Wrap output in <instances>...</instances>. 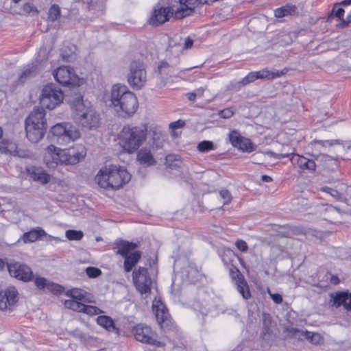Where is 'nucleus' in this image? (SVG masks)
Returning a JSON list of instances; mask_svg holds the SVG:
<instances>
[{
	"label": "nucleus",
	"mask_w": 351,
	"mask_h": 351,
	"mask_svg": "<svg viewBox=\"0 0 351 351\" xmlns=\"http://www.w3.org/2000/svg\"><path fill=\"white\" fill-rule=\"evenodd\" d=\"M85 156L84 148L81 151L75 149H60L53 145H49L45 149L44 161L49 169L58 165H73L78 163Z\"/></svg>",
	"instance_id": "nucleus-1"
},
{
	"label": "nucleus",
	"mask_w": 351,
	"mask_h": 351,
	"mask_svg": "<svg viewBox=\"0 0 351 351\" xmlns=\"http://www.w3.org/2000/svg\"><path fill=\"white\" fill-rule=\"evenodd\" d=\"M110 101L117 114L124 118L133 115L138 107L134 94L128 90L126 86L119 84L112 86Z\"/></svg>",
	"instance_id": "nucleus-2"
},
{
	"label": "nucleus",
	"mask_w": 351,
	"mask_h": 351,
	"mask_svg": "<svg viewBox=\"0 0 351 351\" xmlns=\"http://www.w3.org/2000/svg\"><path fill=\"white\" fill-rule=\"evenodd\" d=\"M131 179V175L125 169L119 165H109L102 167L97 173L95 180L104 188L117 189Z\"/></svg>",
	"instance_id": "nucleus-3"
},
{
	"label": "nucleus",
	"mask_w": 351,
	"mask_h": 351,
	"mask_svg": "<svg viewBox=\"0 0 351 351\" xmlns=\"http://www.w3.org/2000/svg\"><path fill=\"white\" fill-rule=\"evenodd\" d=\"M73 118L84 130H95L100 125V117L91 107L86 106L80 95L71 104Z\"/></svg>",
	"instance_id": "nucleus-4"
},
{
	"label": "nucleus",
	"mask_w": 351,
	"mask_h": 351,
	"mask_svg": "<svg viewBox=\"0 0 351 351\" xmlns=\"http://www.w3.org/2000/svg\"><path fill=\"white\" fill-rule=\"evenodd\" d=\"M147 132L145 124L125 125L120 132V145L127 152L134 153L146 141Z\"/></svg>",
	"instance_id": "nucleus-5"
},
{
	"label": "nucleus",
	"mask_w": 351,
	"mask_h": 351,
	"mask_svg": "<svg viewBox=\"0 0 351 351\" xmlns=\"http://www.w3.org/2000/svg\"><path fill=\"white\" fill-rule=\"evenodd\" d=\"M50 132L62 145L68 144L80 136L79 130L70 123H57L51 127Z\"/></svg>",
	"instance_id": "nucleus-6"
},
{
	"label": "nucleus",
	"mask_w": 351,
	"mask_h": 351,
	"mask_svg": "<svg viewBox=\"0 0 351 351\" xmlns=\"http://www.w3.org/2000/svg\"><path fill=\"white\" fill-rule=\"evenodd\" d=\"M63 99L62 91L55 84H49L43 88L40 100L43 107L53 110L62 102Z\"/></svg>",
	"instance_id": "nucleus-7"
},
{
	"label": "nucleus",
	"mask_w": 351,
	"mask_h": 351,
	"mask_svg": "<svg viewBox=\"0 0 351 351\" xmlns=\"http://www.w3.org/2000/svg\"><path fill=\"white\" fill-rule=\"evenodd\" d=\"M128 82L134 89H141L147 82L145 65L140 61H132L130 65Z\"/></svg>",
	"instance_id": "nucleus-8"
},
{
	"label": "nucleus",
	"mask_w": 351,
	"mask_h": 351,
	"mask_svg": "<svg viewBox=\"0 0 351 351\" xmlns=\"http://www.w3.org/2000/svg\"><path fill=\"white\" fill-rule=\"evenodd\" d=\"M132 279L136 290L141 294L147 297L151 293L152 280L149 275L147 269L139 267L132 273Z\"/></svg>",
	"instance_id": "nucleus-9"
},
{
	"label": "nucleus",
	"mask_w": 351,
	"mask_h": 351,
	"mask_svg": "<svg viewBox=\"0 0 351 351\" xmlns=\"http://www.w3.org/2000/svg\"><path fill=\"white\" fill-rule=\"evenodd\" d=\"M133 334L135 339L144 343L157 347H163L164 343L157 339V334L152 328L144 324H138L134 327Z\"/></svg>",
	"instance_id": "nucleus-10"
},
{
	"label": "nucleus",
	"mask_w": 351,
	"mask_h": 351,
	"mask_svg": "<svg viewBox=\"0 0 351 351\" xmlns=\"http://www.w3.org/2000/svg\"><path fill=\"white\" fill-rule=\"evenodd\" d=\"M53 75L56 80L64 86L79 84L80 79L75 73L73 69L70 66H60L53 72Z\"/></svg>",
	"instance_id": "nucleus-11"
},
{
	"label": "nucleus",
	"mask_w": 351,
	"mask_h": 351,
	"mask_svg": "<svg viewBox=\"0 0 351 351\" xmlns=\"http://www.w3.org/2000/svg\"><path fill=\"white\" fill-rule=\"evenodd\" d=\"M7 267L10 276L19 280L29 282L33 279V272L25 264L13 261L7 263Z\"/></svg>",
	"instance_id": "nucleus-12"
},
{
	"label": "nucleus",
	"mask_w": 351,
	"mask_h": 351,
	"mask_svg": "<svg viewBox=\"0 0 351 351\" xmlns=\"http://www.w3.org/2000/svg\"><path fill=\"white\" fill-rule=\"evenodd\" d=\"M328 304L330 307L336 308L343 306L344 309L351 311V293L339 291L331 293Z\"/></svg>",
	"instance_id": "nucleus-13"
},
{
	"label": "nucleus",
	"mask_w": 351,
	"mask_h": 351,
	"mask_svg": "<svg viewBox=\"0 0 351 351\" xmlns=\"http://www.w3.org/2000/svg\"><path fill=\"white\" fill-rule=\"evenodd\" d=\"M18 301V292L15 287H10L0 291V309H11Z\"/></svg>",
	"instance_id": "nucleus-14"
},
{
	"label": "nucleus",
	"mask_w": 351,
	"mask_h": 351,
	"mask_svg": "<svg viewBox=\"0 0 351 351\" xmlns=\"http://www.w3.org/2000/svg\"><path fill=\"white\" fill-rule=\"evenodd\" d=\"M176 10L169 7L155 8L149 23L154 26L161 25L167 21L173 13L176 14Z\"/></svg>",
	"instance_id": "nucleus-15"
},
{
	"label": "nucleus",
	"mask_w": 351,
	"mask_h": 351,
	"mask_svg": "<svg viewBox=\"0 0 351 351\" xmlns=\"http://www.w3.org/2000/svg\"><path fill=\"white\" fill-rule=\"evenodd\" d=\"M290 160L294 166H297L300 169L306 170L310 173L315 171L316 164L314 160L293 153L290 154Z\"/></svg>",
	"instance_id": "nucleus-16"
},
{
	"label": "nucleus",
	"mask_w": 351,
	"mask_h": 351,
	"mask_svg": "<svg viewBox=\"0 0 351 351\" xmlns=\"http://www.w3.org/2000/svg\"><path fill=\"white\" fill-rule=\"evenodd\" d=\"M25 125L47 128L45 114L43 109H34L25 119Z\"/></svg>",
	"instance_id": "nucleus-17"
},
{
	"label": "nucleus",
	"mask_w": 351,
	"mask_h": 351,
	"mask_svg": "<svg viewBox=\"0 0 351 351\" xmlns=\"http://www.w3.org/2000/svg\"><path fill=\"white\" fill-rule=\"evenodd\" d=\"M28 176L34 181L47 184L50 181V176L42 168L34 166L27 169Z\"/></svg>",
	"instance_id": "nucleus-18"
},
{
	"label": "nucleus",
	"mask_w": 351,
	"mask_h": 351,
	"mask_svg": "<svg viewBox=\"0 0 351 351\" xmlns=\"http://www.w3.org/2000/svg\"><path fill=\"white\" fill-rule=\"evenodd\" d=\"M46 130L47 128L25 125L27 138L32 143H37L41 140L45 134Z\"/></svg>",
	"instance_id": "nucleus-19"
},
{
	"label": "nucleus",
	"mask_w": 351,
	"mask_h": 351,
	"mask_svg": "<svg viewBox=\"0 0 351 351\" xmlns=\"http://www.w3.org/2000/svg\"><path fill=\"white\" fill-rule=\"evenodd\" d=\"M197 0H179L180 8L176 11V18L181 19L189 16L193 10Z\"/></svg>",
	"instance_id": "nucleus-20"
},
{
	"label": "nucleus",
	"mask_w": 351,
	"mask_h": 351,
	"mask_svg": "<svg viewBox=\"0 0 351 351\" xmlns=\"http://www.w3.org/2000/svg\"><path fill=\"white\" fill-rule=\"evenodd\" d=\"M171 70V66L167 62H161L158 64L155 73L156 76L154 77V78L159 81L158 82V86L161 87L165 85Z\"/></svg>",
	"instance_id": "nucleus-21"
},
{
	"label": "nucleus",
	"mask_w": 351,
	"mask_h": 351,
	"mask_svg": "<svg viewBox=\"0 0 351 351\" xmlns=\"http://www.w3.org/2000/svg\"><path fill=\"white\" fill-rule=\"evenodd\" d=\"M137 160L141 164L147 166L153 165L156 163L150 150L147 148L140 149L137 154Z\"/></svg>",
	"instance_id": "nucleus-22"
},
{
	"label": "nucleus",
	"mask_w": 351,
	"mask_h": 351,
	"mask_svg": "<svg viewBox=\"0 0 351 351\" xmlns=\"http://www.w3.org/2000/svg\"><path fill=\"white\" fill-rule=\"evenodd\" d=\"M141 257V252L136 251L126 256L124 261V269L126 272L130 271L133 267L138 262Z\"/></svg>",
	"instance_id": "nucleus-23"
},
{
	"label": "nucleus",
	"mask_w": 351,
	"mask_h": 351,
	"mask_svg": "<svg viewBox=\"0 0 351 351\" xmlns=\"http://www.w3.org/2000/svg\"><path fill=\"white\" fill-rule=\"evenodd\" d=\"M46 235V232L40 228L32 230L23 234L22 239L24 243H32L38 240L40 237Z\"/></svg>",
	"instance_id": "nucleus-24"
},
{
	"label": "nucleus",
	"mask_w": 351,
	"mask_h": 351,
	"mask_svg": "<svg viewBox=\"0 0 351 351\" xmlns=\"http://www.w3.org/2000/svg\"><path fill=\"white\" fill-rule=\"evenodd\" d=\"M116 244L117 247V253L123 257L128 256L130 254V252L137 247L136 244L125 241H119Z\"/></svg>",
	"instance_id": "nucleus-25"
},
{
	"label": "nucleus",
	"mask_w": 351,
	"mask_h": 351,
	"mask_svg": "<svg viewBox=\"0 0 351 351\" xmlns=\"http://www.w3.org/2000/svg\"><path fill=\"white\" fill-rule=\"evenodd\" d=\"M153 311L155 312L156 319L159 324L167 320L169 313L163 304H153Z\"/></svg>",
	"instance_id": "nucleus-26"
},
{
	"label": "nucleus",
	"mask_w": 351,
	"mask_h": 351,
	"mask_svg": "<svg viewBox=\"0 0 351 351\" xmlns=\"http://www.w3.org/2000/svg\"><path fill=\"white\" fill-rule=\"evenodd\" d=\"M298 8L295 5H287L280 8H277L274 11L275 16L277 18H282L288 15L298 14Z\"/></svg>",
	"instance_id": "nucleus-27"
},
{
	"label": "nucleus",
	"mask_w": 351,
	"mask_h": 351,
	"mask_svg": "<svg viewBox=\"0 0 351 351\" xmlns=\"http://www.w3.org/2000/svg\"><path fill=\"white\" fill-rule=\"evenodd\" d=\"M257 79H274L282 76L285 73L284 71H270L268 69H264L259 71H255Z\"/></svg>",
	"instance_id": "nucleus-28"
},
{
	"label": "nucleus",
	"mask_w": 351,
	"mask_h": 351,
	"mask_svg": "<svg viewBox=\"0 0 351 351\" xmlns=\"http://www.w3.org/2000/svg\"><path fill=\"white\" fill-rule=\"evenodd\" d=\"M68 295H70L72 299L79 300L83 302H91L89 299V294H88L86 291L79 289H73L69 291V293H67Z\"/></svg>",
	"instance_id": "nucleus-29"
},
{
	"label": "nucleus",
	"mask_w": 351,
	"mask_h": 351,
	"mask_svg": "<svg viewBox=\"0 0 351 351\" xmlns=\"http://www.w3.org/2000/svg\"><path fill=\"white\" fill-rule=\"evenodd\" d=\"M97 323L108 331H114L116 329L113 319L106 315H100L97 318Z\"/></svg>",
	"instance_id": "nucleus-30"
},
{
	"label": "nucleus",
	"mask_w": 351,
	"mask_h": 351,
	"mask_svg": "<svg viewBox=\"0 0 351 351\" xmlns=\"http://www.w3.org/2000/svg\"><path fill=\"white\" fill-rule=\"evenodd\" d=\"M304 338L314 345H319L324 341V339L320 334L317 332H308L307 330L304 332L303 339Z\"/></svg>",
	"instance_id": "nucleus-31"
},
{
	"label": "nucleus",
	"mask_w": 351,
	"mask_h": 351,
	"mask_svg": "<svg viewBox=\"0 0 351 351\" xmlns=\"http://www.w3.org/2000/svg\"><path fill=\"white\" fill-rule=\"evenodd\" d=\"M64 306L67 308L72 309L77 312H82L84 304L82 302L74 299L66 300L64 302Z\"/></svg>",
	"instance_id": "nucleus-32"
},
{
	"label": "nucleus",
	"mask_w": 351,
	"mask_h": 351,
	"mask_svg": "<svg viewBox=\"0 0 351 351\" xmlns=\"http://www.w3.org/2000/svg\"><path fill=\"white\" fill-rule=\"evenodd\" d=\"M236 286L237 291L242 295L244 299L247 300L251 297L249 287L245 280L237 282Z\"/></svg>",
	"instance_id": "nucleus-33"
},
{
	"label": "nucleus",
	"mask_w": 351,
	"mask_h": 351,
	"mask_svg": "<svg viewBox=\"0 0 351 351\" xmlns=\"http://www.w3.org/2000/svg\"><path fill=\"white\" fill-rule=\"evenodd\" d=\"M285 332H287V336L291 338L302 340L305 331L292 326H288L285 328Z\"/></svg>",
	"instance_id": "nucleus-34"
},
{
	"label": "nucleus",
	"mask_w": 351,
	"mask_h": 351,
	"mask_svg": "<svg viewBox=\"0 0 351 351\" xmlns=\"http://www.w3.org/2000/svg\"><path fill=\"white\" fill-rule=\"evenodd\" d=\"M243 152H252L254 150V147L248 138H243L239 141V144L235 147Z\"/></svg>",
	"instance_id": "nucleus-35"
},
{
	"label": "nucleus",
	"mask_w": 351,
	"mask_h": 351,
	"mask_svg": "<svg viewBox=\"0 0 351 351\" xmlns=\"http://www.w3.org/2000/svg\"><path fill=\"white\" fill-rule=\"evenodd\" d=\"M66 237L71 241H80L82 239L84 233L81 230H68L65 232Z\"/></svg>",
	"instance_id": "nucleus-36"
},
{
	"label": "nucleus",
	"mask_w": 351,
	"mask_h": 351,
	"mask_svg": "<svg viewBox=\"0 0 351 351\" xmlns=\"http://www.w3.org/2000/svg\"><path fill=\"white\" fill-rule=\"evenodd\" d=\"M321 191L330 195L331 197H332L333 198H335V199H337V200H340L343 197V194L341 193H339L337 190L332 189L328 186L322 187Z\"/></svg>",
	"instance_id": "nucleus-37"
},
{
	"label": "nucleus",
	"mask_w": 351,
	"mask_h": 351,
	"mask_svg": "<svg viewBox=\"0 0 351 351\" xmlns=\"http://www.w3.org/2000/svg\"><path fill=\"white\" fill-rule=\"evenodd\" d=\"M60 16V8L56 5L53 4L51 6L49 10V18L51 21H54L57 20Z\"/></svg>",
	"instance_id": "nucleus-38"
},
{
	"label": "nucleus",
	"mask_w": 351,
	"mask_h": 351,
	"mask_svg": "<svg viewBox=\"0 0 351 351\" xmlns=\"http://www.w3.org/2000/svg\"><path fill=\"white\" fill-rule=\"evenodd\" d=\"M215 149L213 142L209 141H203L197 145V149L200 152H207Z\"/></svg>",
	"instance_id": "nucleus-39"
},
{
	"label": "nucleus",
	"mask_w": 351,
	"mask_h": 351,
	"mask_svg": "<svg viewBox=\"0 0 351 351\" xmlns=\"http://www.w3.org/2000/svg\"><path fill=\"white\" fill-rule=\"evenodd\" d=\"M166 165L169 167H174L178 166L180 160L176 154H169L165 158Z\"/></svg>",
	"instance_id": "nucleus-40"
},
{
	"label": "nucleus",
	"mask_w": 351,
	"mask_h": 351,
	"mask_svg": "<svg viewBox=\"0 0 351 351\" xmlns=\"http://www.w3.org/2000/svg\"><path fill=\"white\" fill-rule=\"evenodd\" d=\"M244 137L241 136V134L236 130L232 131L229 134V140L231 144L236 147L240 141H241Z\"/></svg>",
	"instance_id": "nucleus-41"
},
{
	"label": "nucleus",
	"mask_w": 351,
	"mask_h": 351,
	"mask_svg": "<svg viewBox=\"0 0 351 351\" xmlns=\"http://www.w3.org/2000/svg\"><path fill=\"white\" fill-rule=\"evenodd\" d=\"M244 137L241 136V134L236 130L232 131L229 134V140L231 144L236 147L240 141H241Z\"/></svg>",
	"instance_id": "nucleus-42"
},
{
	"label": "nucleus",
	"mask_w": 351,
	"mask_h": 351,
	"mask_svg": "<svg viewBox=\"0 0 351 351\" xmlns=\"http://www.w3.org/2000/svg\"><path fill=\"white\" fill-rule=\"evenodd\" d=\"M82 313L90 315H94L102 313L103 311L96 306L84 304Z\"/></svg>",
	"instance_id": "nucleus-43"
},
{
	"label": "nucleus",
	"mask_w": 351,
	"mask_h": 351,
	"mask_svg": "<svg viewBox=\"0 0 351 351\" xmlns=\"http://www.w3.org/2000/svg\"><path fill=\"white\" fill-rule=\"evenodd\" d=\"M35 285L40 289H47L49 281L43 277H37L35 280Z\"/></svg>",
	"instance_id": "nucleus-44"
},
{
	"label": "nucleus",
	"mask_w": 351,
	"mask_h": 351,
	"mask_svg": "<svg viewBox=\"0 0 351 351\" xmlns=\"http://www.w3.org/2000/svg\"><path fill=\"white\" fill-rule=\"evenodd\" d=\"M86 272L90 278H96L101 274V271L99 269L93 267H87Z\"/></svg>",
	"instance_id": "nucleus-45"
},
{
	"label": "nucleus",
	"mask_w": 351,
	"mask_h": 351,
	"mask_svg": "<svg viewBox=\"0 0 351 351\" xmlns=\"http://www.w3.org/2000/svg\"><path fill=\"white\" fill-rule=\"evenodd\" d=\"M33 66L32 68L25 69L19 76V81L23 82L27 78L33 76Z\"/></svg>",
	"instance_id": "nucleus-46"
},
{
	"label": "nucleus",
	"mask_w": 351,
	"mask_h": 351,
	"mask_svg": "<svg viewBox=\"0 0 351 351\" xmlns=\"http://www.w3.org/2000/svg\"><path fill=\"white\" fill-rule=\"evenodd\" d=\"M234 113V112L232 108H228L220 110L218 114L221 118L229 119L233 116Z\"/></svg>",
	"instance_id": "nucleus-47"
},
{
	"label": "nucleus",
	"mask_w": 351,
	"mask_h": 351,
	"mask_svg": "<svg viewBox=\"0 0 351 351\" xmlns=\"http://www.w3.org/2000/svg\"><path fill=\"white\" fill-rule=\"evenodd\" d=\"M263 317L264 326L263 328V332L265 335L269 334L271 332L269 326V324H271V318L268 315H264Z\"/></svg>",
	"instance_id": "nucleus-48"
},
{
	"label": "nucleus",
	"mask_w": 351,
	"mask_h": 351,
	"mask_svg": "<svg viewBox=\"0 0 351 351\" xmlns=\"http://www.w3.org/2000/svg\"><path fill=\"white\" fill-rule=\"evenodd\" d=\"M47 289L53 292L55 294H58L62 292V287L57 284L49 282Z\"/></svg>",
	"instance_id": "nucleus-49"
},
{
	"label": "nucleus",
	"mask_w": 351,
	"mask_h": 351,
	"mask_svg": "<svg viewBox=\"0 0 351 351\" xmlns=\"http://www.w3.org/2000/svg\"><path fill=\"white\" fill-rule=\"evenodd\" d=\"M256 80H257V76L256 75L255 72H250L247 76L241 80V83L244 84V85H247L254 82Z\"/></svg>",
	"instance_id": "nucleus-50"
},
{
	"label": "nucleus",
	"mask_w": 351,
	"mask_h": 351,
	"mask_svg": "<svg viewBox=\"0 0 351 351\" xmlns=\"http://www.w3.org/2000/svg\"><path fill=\"white\" fill-rule=\"evenodd\" d=\"M314 144L319 145L322 147H327V146H332L335 144H339V141L338 140H331V141H314Z\"/></svg>",
	"instance_id": "nucleus-51"
},
{
	"label": "nucleus",
	"mask_w": 351,
	"mask_h": 351,
	"mask_svg": "<svg viewBox=\"0 0 351 351\" xmlns=\"http://www.w3.org/2000/svg\"><path fill=\"white\" fill-rule=\"evenodd\" d=\"M219 195L224 199V204H228L232 201V195L229 191L223 189L219 192Z\"/></svg>",
	"instance_id": "nucleus-52"
},
{
	"label": "nucleus",
	"mask_w": 351,
	"mask_h": 351,
	"mask_svg": "<svg viewBox=\"0 0 351 351\" xmlns=\"http://www.w3.org/2000/svg\"><path fill=\"white\" fill-rule=\"evenodd\" d=\"M231 276L232 278L235 281V285L239 281L245 280L243 276L238 269L231 270Z\"/></svg>",
	"instance_id": "nucleus-53"
},
{
	"label": "nucleus",
	"mask_w": 351,
	"mask_h": 351,
	"mask_svg": "<svg viewBox=\"0 0 351 351\" xmlns=\"http://www.w3.org/2000/svg\"><path fill=\"white\" fill-rule=\"evenodd\" d=\"M344 12L345 10L342 8H341L339 5H335L331 11V13L334 14L339 19H342Z\"/></svg>",
	"instance_id": "nucleus-54"
},
{
	"label": "nucleus",
	"mask_w": 351,
	"mask_h": 351,
	"mask_svg": "<svg viewBox=\"0 0 351 351\" xmlns=\"http://www.w3.org/2000/svg\"><path fill=\"white\" fill-rule=\"evenodd\" d=\"M244 85L241 83V80L239 82H232L229 86V89L233 91H239Z\"/></svg>",
	"instance_id": "nucleus-55"
},
{
	"label": "nucleus",
	"mask_w": 351,
	"mask_h": 351,
	"mask_svg": "<svg viewBox=\"0 0 351 351\" xmlns=\"http://www.w3.org/2000/svg\"><path fill=\"white\" fill-rule=\"evenodd\" d=\"M155 135L156 136H154L152 138L153 143L151 144V145L156 149H160L162 147V141L160 140L159 135L157 134Z\"/></svg>",
	"instance_id": "nucleus-56"
},
{
	"label": "nucleus",
	"mask_w": 351,
	"mask_h": 351,
	"mask_svg": "<svg viewBox=\"0 0 351 351\" xmlns=\"http://www.w3.org/2000/svg\"><path fill=\"white\" fill-rule=\"evenodd\" d=\"M237 247L241 252H245L248 250V245L247 243L243 240H238L236 242Z\"/></svg>",
	"instance_id": "nucleus-57"
},
{
	"label": "nucleus",
	"mask_w": 351,
	"mask_h": 351,
	"mask_svg": "<svg viewBox=\"0 0 351 351\" xmlns=\"http://www.w3.org/2000/svg\"><path fill=\"white\" fill-rule=\"evenodd\" d=\"M265 154L270 157H274L276 159H280L286 157H289L290 154H276L275 152H273L271 151H267L265 152Z\"/></svg>",
	"instance_id": "nucleus-58"
},
{
	"label": "nucleus",
	"mask_w": 351,
	"mask_h": 351,
	"mask_svg": "<svg viewBox=\"0 0 351 351\" xmlns=\"http://www.w3.org/2000/svg\"><path fill=\"white\" fill-rule=\"evenodd\" d=\"M269 293L271 299L276 304H280L282 302V298L281 295H280L278 293H271L269 291Z\"/></svg>",
	"instance_id": "nucleus-59"
},
{
	"label": "nucleus",
	"mask_w": 351,
	"mask_h": 351,
	"mask_svg": "<svg viewBox=\"0 0 351 351\" xmlns=\"http://www.w3.org/2000/svg\"><path fill=\"white\" fill-rule=\"evenodd\" d=\"M184 125V121L179 120L176 122L171 123L170 124V128H172L173 130H175V129H178V128H180L183 127Z\"/></svg>",
	"instance_id": "nucleus-60"
},
{
	"label": "nucleus",
	"mask_w": 351,
	"mask_h": 351,
	"mask_svg": "<svg viewBox=\"0 0 351 351\" xmlns=\"http://www.w3.org/2000/svg\"><path fill=\"white\" fill-rule=\"evenodd\" d=\"M271 250L274 254L277 255L282 251V249L280 245H274L271 247Z\"/></svg>",
	"instance_id": "nucleus-61"
},
{
	"label": "nucleus",
	"mask_w": 351,
	"mask_h": 351,
	"mask_svg": "<svg viewBox=\"0 0 351 351\" xmlns=\"http://www.w3.org/2000/svg\"><path fill=\"white\" fill-rule=\"evenodd\" d=\"M193 44V40L191 39L190 37H187L185 38L184 48L189 49L192 47Z\"/></svg>",
	"instance_id": "nucleus-62"
},
{
	"label": "nucleus",
	"mask_w": 351,
	"mask_h": 351,
	"mask_svg": "<svg viewBox=\"0 0 351 351\" xmlns=\"http://www.w3.org/2000/svg\"><path fill=\"white\" fill-rule=\"evenodd\" d=\"M205 91V88H197L196 90H195L194 93H195L197 97H201L203 96L204 95V93Z\"/></svg>",
	"instance_id": "nucleus-63"
},
{
	"label": "nucleus",
	"mask_w": 351,
	"mask_h": 351,
	"mask_svg": "<svg viewBox=\"0 0 351 351\" xmlns=\"http://www.w3.org/2000/svg\"><path fill=\"white\" fill-rule=\"evenodd\" d=\"M186 96H187V98L189 99V100H190V101H194L197 97V96L194 92L187 93Z\"/></svg>",
	"instance_id": "nucleus-64"
}]
</instances>
